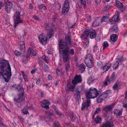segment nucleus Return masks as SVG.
I'll return each mask as SVG.
<instances>
[{"label": "nucleus", "mask_w": 127, "mask_h": 127, "mask_svg": "<svg viewBox=\"0 0 127 127\" xmlns=\"http://www.w3.org/2000/svg\"><path fill=\"white\" fill-rule=\"evenodd\" d=\"M72 43L70 36H66L65 39L60 40L58 42V49L60 54H62L63 61L65 63L70 60L69 55H73L75 53L74 49H70L69 45Z\"/></svg>", "instance_id": "1"}, {"label": "nucleus", "mask_w": 127, "mask_h": 127, "mask_svg": "<svg viewBox=\"0 0 127 127\" xmlns=\"http://www.w3.org/2000/svg\"><path fill=\"white\" fill-rule=\"evenodd\" d=\"M11 75V68L8 61L3 59L0 61V77L6 82L9 81Z\"/></svg>", "instance_id": "2"}, {"label": "nucleus", "mask_w": 127, "mask_h": 127, "mask_svg": "<svg viewBox=\"0 0 127 127\" xmlns=\"http://www.w3.org/2000/svg\"><path fill=\"white\" fill-rule=\"evenodd\" d=\"M13 87L14 89L19 91L20 94L19 95V97L18 98H15L14 99V101L18 103H21L22 102H24L25 101L24 94V90L23 89L20 85H15Z\"/></svg>", "instance_id": "3"}, {"label": "nucleus", "mask_w": 127, "mask_h": 127, "mask_svg": "<svg viewBox=\"0 0 127 127\" xmlns=\"http://www.w3.org/2000/svg\"><path fill=\"white\" fill-rule=\"evenodd\" d=\"M86 95L87 98L89 99L96 97L99 94L96 88L92 87L89 88L88 91L86 92Z\"/></svg>", "instance_id": "4"}, {"label": "nucleus", "mask_w": 127, "mask_h": 127, "mask_svg": "<svg viewBox=\"0 0 127 127\" xmlns=\"http://www.w3.org/2000/svg\"><path fill=\"white\" fill-rule=\"evenodd\" d=\"M90 33V36L91 38L93 39L95 37L96 33L95 31L93 30L92 31L89 29L86 30L82 34L81 38L83 39H86L89 36Z\"/></svg>", "instance_id": "5"}, {"label": "nucleus", "mask_w": 127, "mask_h": 127, "mask_svg": "<svg viewBox=\"0 0 127 127\" xmlns=\"http://www.w3.org/2000/svg\"><path fill=\"white\" fill-rule=\"evenodd\" d=\"M93 56L91 54H89L87 56L85 60V63L87 66L89 68H92L93 66V61L92 60Z\"/></svg>", "instance_id": "6"}, {"label": "nucleus", "mask_w": 127, "mask_h": 127, "mask_svg": "<svg viewBox=\"0 0 127 127\" xmlns=\"http://www.w3.org/2000/svg\"><path fill=\"white\" fill-rule=\"evenodd\" d=\"M45 29L47 31V35L50 39L53 36L54 33L53 29L48 23H46L45 25Z\"/></svg>", "instance_id": "7"}, {"label": "nucleus", "mask_w": 127, "mask_h": 127, "mask_svg": "<svg viewBox=\"0 0 127 127\" xmlns=\"http://www.w3.org/2000/svg\"><path fill=\"white\" fill-rule=\"evenodd\" d=\"M20 13L19 12L16 11L14 14L13 17V20L14 21V27L16 28L17 25L20 23H22L23 21L20 19Z\"/></svg>", "instance_id": "8"}, {"label": "nucleus", "mask_w": 127, "mask_h": 127, "mask_svg": "<svg viewBox=\"0 0 127 127\" xmlns=\"http://www.w3.org/2000/svg\"><path fill=\"white\" fill-rule=\"evenodd\" d=\"M5 3L4 9L8 13H10L11 10L13 7V4L12 3L8 0H5Z\"/></svg>", "instance_id": "9"}, {"label": "nucleus", "mask_w": 127, "mask_h": 127, "mask_svg": "<svg viewBox=\"0 0 127 127\" xmlns=\"http://www.w3.org/2000/svg\"><path fill=\"white\" fill-rule=\"evenodd\" d=\"M69 9V3L68 0H65L63 5L62 10L63 14H66L68 12Z\"/></svg>", "instance_id": "10"}, {"label": "nucleus", "mask_w": 127, "mask_h": 127, "mask_svg": "<svg viewBox=\"0 0 127 127\" xmlns=\"http://www.w3.org/2000/svg\"><path fill=\"white\" fill-rule=\"evenodd\" d=\"M82 81V79L80 75H76L72 80V83L73 84H76L81 82Z\"/></svg>", "instance_id": "11"}, {"label": "nucleus", "mask_w": 127, "mask_h": 127, "mask_svg": "<svg viewBox=\"0 0 127 127\" xmlns=\"http://www.w3.org/2000/svg\"><path fill=\"white\" fill-rule=\"evenodd\" d=\"M84 87L83 86H80L77 87L76 89V94L78 97L80 96L81 94L84 91Z\"/></svg>", "instance_id": "12"}, {"label": "nucleus", "mask_w": 127, "mask_h": 127, "mask_svg": "<svg viewBox=\"0 0 127 127\" xmlns=\"http://www.w3.org/2000/svg\"><path fill=\"white\" fill-rule=\"evenodd\" d=\"M38 38L40 41L42 45H45L46 44L47 41V39L42 34H41L39 35L38 36Z\"/></svg>", "instance_id": "13"}, {"label": "nucleus", "mask_w": 127, "mask_h": 127, "mask_svg": "<svg viewBox=\"0 0 127 127\" xmlns=\"http://www.w3.org/2000/svg\"><path fill=\"white\" fill-rule=\"evenodd\" d=\"M71 85L69 82L67 83L66 87H65V89L67 91H70L72 92L74 91V89L75 87V85Z\"/></svg>", "instance_id": "14"}, {"label": "nucleus", "mask_w": 127, "mask_h": 127, "mask_svg": "<svg viewBox=\"0 0 127 127\" xmlns=\"http://www.w3.org/2000/svg\"><path fill=\"white\" fill-rule=\"evenodd\" d=\"M114 114L116 115L117 118H120L121 117L122 114V112L121 110L115 109L113 112Z\"/></svg>", "instance_id": "15"}, {"label": "nucleus", "mask_w": 127, "mask_h": 127, "mask_svg": "<svg viewBox=\"0 0 127 127\" xmlns=\"http://www.w3.org/2000/svg\"><path fill=\"white\" fill-rule=\"evenodd\" d=\"M41 103L42 107L46 108V109L49 108V105L50 104L49 101L47 100H44Z\"/></svg>", "instance_id": "16"}, {"label": "nucleus", "mask_w": 127, "mask_h": 127, "mask_svg": "<svg viewBox=\"0 0 127 127\" xmlns=\"http://www.w3.org/2000/svg\"><path fill=\"white\" fill-rule=\"evenodd\" d=\"M110 90H108L103 93H102L100 95V96L104 100L108 97L110 94Z\"/></svg>", "instance_id": "17"}, {"label": "nucleus", "mask_w": 127, "mask_h": 127, "mask_svg": "<svg viewBox=\"0 0 127 127\" xmlns=\"http://www.w3.org/2000/svg\"><path fill=\"white\" fill-rule=\"evenodd\" d=\"M114 126L112 122L108 121L101 125V127H113Z\"/></svg>", "instance_id": "18"}, {"label": "nucleus", "mask_w": 127, "mask_h": 127, "mask_svg": "<svg viewBox=\"0 0 127 127\" xmlns=\"http://www.w3.org/2000/svg\"><path fill=\"white\" fill-rule=\"evenodd\" d=\"M91 102L90 99L87 98V100L85 103H83L82 104V107L81 108L82 110H84L86 106L88 107L90 104Z\"/></svg>", "instance_id": "19"}, {"label": "nucleus", "mask_w": 127, "mask_h": 127, "mask_svg": "<svg viewBox=\"0 0 127 127\" xmlns=\"http://www.w3.org/2000/svg\"><path fill=\"white\" fill-rule=\"evenodd\" d=\"M111 66V64L110 63H108L105 64L103 68V70L104 72L107 71L110 68Z\"/></svg>", "instance_id": "20"}, {"label": "nucleus", "mask_w": 127, "mask_h": 127, "mask_svg": "<svg viewBox=\"0 0 127 127\" xmlns=\"http://www.w3.org/2000/svg\"><path fill=\"white\" fill-rule=\"evenodd\" d=\"M118 38V37L116 34H112L110 37L111 43H112L116 42Z\"/></svg>", "instance_id": "21"}, {"label": "nucleus", "mask_w": 127, "mask_h": 127, "mask_svg": "<svg viewBox=\"0 0 127 127\" xmlns=\"http://www.w3.org/2000/svg\"><path fill=\"white\" fill-rule=\"evenodd\" d=\"M119 20V18H118L117 16L114 15L113 17L110 19V21L112 23H115L117 22Z\"/></svg>", "instance_id": "22"}, {"label": "nucleus", "mask_w": 127, "mask_h": 127, "mask_svg": "<svg viewBox=\"0 0 127 127\" xmlns=\"http://www.w3.org/2000/svg\"><path fill=\"white\" fill-rule=\"evenodd\" d=\"M20 48L21 50L24 52L25 51V42L24 41H21L20 44Z\"/></svg>", "instance_id": "23"}, {"label": "nucleus", "mask_w": 127, "mask_h": 127, "mask_svg": "<svg viewBox=\"0 0 127 127\" xmlns=\"http://www.w3.org/2000/svg\"><path fill=\"white\" fill-rule=\"evenodd\" d=\"M70 120L74 122H75L76 119V116L73 113H71L70 115Z\"/></svg>", "instance_id": "24"}, {"label": "nucleus", "mask_w": 127, "mask_h": 127, "mask_svg": "<svg viewBox=\"0 0 127 127\" xmlns=\"http://www.w3.org/2000/svg\"><path fill=\"white\" fill-rule=\"evenodd\" d=\"M86 67V66L84 64H81L79 66V69L82 73L85 70Z\"/></svg>", "instance_id": "25"}, {"label": "nucleus", "mask_w": 127, "mask_h": 127, "mask_svg": "<svg viewBox=\"0 0 127 127\" xmlns=\"http://www.w3.org/2000/svg\"><path fill=\"white\" fill-rule=\"evenodd\" d=\"M113 106L114 105H111L106 106L103 109L105 111L107 112L108 111L111 110Z\"/></svg>", "instance_id": "26"}, {"label": "nucleus", "mask_w": 127, "mask_h": 127, "mask_svg": "<svg viewBox=\"0 0 127 127\" xmlns=\"http://www.w3.org/2000/svg\"><path fill=\"white\" fill-rule=\"evenodd\" d=\"M38 7L39 10L42 12L45 11L47 10V9L45 6L43 4L39 5Z\"/></svg>", "instance_id": "27"}, {"label": "nucleus", "mask_w": 127, "mask_h": 127, "mask_svg": "<svg viewBox=\"0 0 127 127\" xmlns=\"http://www.w3.org/2000/svg\"><path fill=\"white\" fill-rule=\"evenodd\" d=\"M100 22V20L99 19L97 18H96L93 23V26L94 27L97 26L99 25V23Z\"/></svg>", "instance_id": "28"}, {"label": "nucleus", "mask_w": 127, "mask_h": 127, "mask_svg": "<svg viewBox=\"0 0 127 127\" xmlns=\"http://www.w3.org/2000/svg\"><path fill=\"white\" fill-rule=\"evenodd\" d=\"M21 72L22 73V75L23 76L24 78V79L25 81H28V79L27 78V76L26 74V73L23 71H21Z\"/></svg>", "instance_id": "29"}, {"label": "nucleus", "mask_w": 127, "mask_h": 127, "mask_svg": "<svg viewBox=\"0 0 127 127\" xmlns=\"http://www.w3.org/2000/svg\"><path fill=\"white\" fill-rule=\"evenodd\" d=\"M116 5L118 7L122 8L123 7V5L122 3L119 1L116 0Z\"/></svg>", "instance_id": "30"}, {"label": "nucleus", "mask_w": 127, "mask_h": 127, "mask_svg": "<svg viewBox=\"0 0 127 127\" xmlns=\"http://www.w3.org/2000/svg\"><path fill=\"white\" fill-rule=\"evenodd\" d=\"M94 121L95 123H101V120L100 118L97 116L96 117Z\"/></svg>", "instance_id": "31"}, {"label": "nucleus", "mask_w": 127, "mask_h": 127, "mask_svg": "<svg viewBox=\"0 0 127 127\" xmlns=\"http://www.w3.org/2000/svg\"><path fill=\"white\" fill-rule=\"evenodd\" d=\"M32 50L31 48H29L28 49L27 52L26 57H25V59H26L27 60V58H29Z\"/></svg>", "instance_id": "32"}, {"label": "nucleus", "mask_w": 127, "mask_h": 127, "mask_svg": "<svg viewBox=\"0 0 127 127\" xmlns=\"http://www.w3.org/2000/svg\"><path fill=\"white\" fill-rule=\"evenodd\" d=\"M119 64L118 61H116L114 63L113 66V69L114 70L116 69L118 66Z\"/></svg>", "instance_id": "33"}, {"label": "nucleus", "mask_w": 127, "mask_h": 127, "mask_svg": "<svg viewBox=\"0 0 127 127\" xmlns=\"http://www.w3.org/2000/svg\"><path fill=\"white\" fill-rule=\"evenodd\" d=\"M105 63H104L101 62H99L97 63V65L99 66L102 69L103 68V67Z\"/></svg>", "instance_id": "34"}, {"label": "nucleus", "mask_w": 127, "mask_h": 127, "mask_svg": "<svg viewBox=\"0 0 127 127\" xmlns=\"http://www.w3.org/2000/svg\"><path fill=\"white\" fill-rule=\"evenodd\" d=\"M111 7V6L110 5H107L105 6L104 9L103 11H108L109 9Z\"/></svg>", "instance_id": "35"}, {"label": "nucleus", "mask_w": 127, "mask_h": 127, "mask_svg": "<svg viewBox=\"0 0 127 127\" xmlns=\"http://www.w3.org/2000/svg\"><path fill=\"white\" fill-rule=\"evenodd\" d=\"M118 84L117 83H115L113 86V88L114 90H116L118 89Z\"/></svg>", "instance_id": "36"}, {"label": "nucleus", "mask_w": 127, "mask_h": 127, "mask_svg": "<svg viewBox=\"0 0 127 127\" xmlns=\"http://www.w3.org/2000/svg\"><path fill=\"white\" fill-rule=\"evenodd\" d=\"M70 63H69L68 62L65 64V69L66 71L67 72L68 70L70 69Z\"/></svg>", "instance_id": "37"}, {"label": "nucleus", "mask_w": 127, "mask_h": 127, "mask_svg": "<svg viewBox=\"0 0 127 127\" xmlns=\"http://www.w3.org/2000/svg\"><path fill=\"white\" fill-rule=\"evenodd\" d=\"M111 31L113 32V33H116L118 31V28L117 27H115L113 29H111Z\"/></svg>", "instance_id": "38"}, {"label": "nucleus", "mask_w": 127, "mask_h": 127, "mask_svg": "<svg viewBox=\"0 0 127 127\" xmlns=\"http://www.w3.org/2000/svg\"><path fill=\"white\" fill-rule=\"evenodd\" d=\"M14 54L17 56H19L21 55V53H20L18 51L16 50L14 52Z\"/></svg>", "instance_id": "39"}, {"label": "nucleus", "mask_w": 127, "mask_h": 127, "mask_svg": "<svg viewBox=\"0 0 127 127\" xmlns=\"http://www.w3.org/2000/svg\"><path fill=\"white\" fill-rule=\"evenodd\" d=\"M115 73L113 72L111 75V77L109 78L111 80V81L113 82L114 81V80L115 79V78L114 76L115 75Z\"/></svg>", "instance_id": "40"}, {"label": "nucleus", "mask_w": 127, "mask_h": 127, "mask_svg": "<svg viewBox=\"0 0 127 127\" xmlns=\"http://www.w3.org/2000/svg\"><path fill=\"white\" fill-rule=\"evenodd\" d=\"M104 100V99H103L102 98L100 95L97 99V102L98 103H101Z\"/></svg>", "instance_id": "41"}, {"label": "nucleus", "mask_w": 127, "mask_h": 127, "mask_svg": "<svg viewBox=\"0 0 127 127\" xmlns=\"http://www.w3.org/2000/svg\"><path fill=\"white\" fill-rule=\"evenodd\" d=\"M103 49H104L105 48L108 47L109 46V44L107 41H105L103 43Z\"/></svg>", "instance_id": "42"}, {"label": "nucleus", "mask_w": 127, "mask_h": 127, "mask_svg": "<svg viewBox=\"0 0 127 127\" xmlns=\"http://www.w3.org/2000/svg\"><path fill=\"white\" fill-rule=\"evenodd\" d=\"M108 19V18L106 17H104L101 19L102 21L106 22Z\"/></svg>", "instance_id": "43"}, {"label": "nucleus", "mask_w": 127, "mask_h": 127, "mask_svg": "<svg viewBox=\"0 0 127 127\" xmlns=\"http://www.w3.org/2000/svg\"><path fill=\"white\" fill-rule=\"evenodd\" d=\"M85 20L88 22L90 21L91 20V17L89 15H87Z\"/></svg>", "instance_id": "44"}, {"label": "nucleus", "mask_w": 127, "mask_h": 127, "mask_svg": "<svg viewBox=\"0 0 127 127\" xmlns=\"http://www.w3.org/2000/svg\"><path fill=\"white\" fill-rule=\"evenodd\" d=\"M53 127H60L59 124L57 123H55L53 124Z\"/></svg>", "instance_id": "45"}, {"label": "nucleus", "mask_w": 127, "mask_h": 127, "mask_svg": "<svg viewBox=\"0 0 127 127\" xmlns=\"http://www.w3.org/2000/svg\"><path fill=\"white\" fill-rule=\"evenodd\" d=\"M44 69L45 71H47L49 69V67L47 65L45 64L44 65Z\"/></svg>", "instance_id": "46"}, {"label": "nucleus", "mask_w": 127, "mask_h": 127, "mask_svg": "<svg viewBox=\"0 0 127 127\" xmlns=\"http://www.w3.org/2000/svg\"><path fill=\"white\" fill-rule=\"evenodd\" d=\"M80 3L84 6H85L86 4L85 0H80Z\"/></svg>", "instance_id": "47"}, {"label": "nucleus", "mask_w": 127, "mask_h": 127, "mask_svg": "<svg viewBox=\"0 0 127 127\" xmlns=\"http://www.w3.org/2000/svg\"><path fill=\"white\" fill-rule=\"evenodd\" d=\"M55 111H56V112L57 114L59 115H62V114L61 113V112H60L59 111L58 109H56Z\"/></svg>", "instance_id": "48"}, {"label": "nucleus", "mask_w": 127, "mask_h": 127, "mask_svg": "<svg viewBox=\"0 0 127 127\" xmlns=\"http://www.w3.org/2000/svg\"><path fill=\"white\" fill-rule=\"evenodd\" d=\"M56 70V72L58 74H61V71L60 69H59L58 68H57Z\"/></svg>", "instance_id": "49"}, {"label": "nucleus", "mask_w": 127, "mask_h": 127, "mask_svg": "<svg viewBox=\"0 0 127 127\" xmlns=\"http://www.w3.org/2000/svg\"><path fill=\"white\" fill-rule=\"evenodd\" d=\"M98 47L97 46L95 45L94 46V51L95 52L98 50Z\"/></svg>", "instance_id": "50"}, {"label": "nucleus", "mask_w": 127, "mask_h": 127, "mask_svg": "<svg viewBox=\"0 0 127 127\" xmlns=\"http://www.w3.org/2000/svg\"><path fill=\"white\" fill-rule=\"evenodd\" d=\"M106 79L107 81L108 84H110L112 82H113L111 81V80L109 78H107Z\"/></svg>", "instance_id": "51"}, {"label": "nucleus", "mask_w": 127, "mask_h": 127, "mask_svg": "<svg viewBox=\"0 0 127 127\" xmlns=\"http://www.w3.org/2000/svg\"><path fill=\"white\" fill-rule=\"evenodd\" d=\"M89 40L87 41L86 42H85V48H87L89 46Z\"/></svg>", "instance_id": "52"}, {"label": "nucleus", "mask_w": 127, "mask_h": 127, "mask_svg": "<svg viewBox=\"0 0 127 127\" xmlns=\"http://www.w3.org/2000/svg\"><path fill=\"white\" fill-rule=\"evenodd\" d=\"M101 0H95V2L96 4H98L101 2Z\"/></svg>", "instance_id": "53"}, {"label": "nucleus", "mask_w": 127, "mask_h": 127, "mask_svg": "<svg viewBox=\"0 0 127 127\" xmlns=\"http://www.w3.org/2000/svg\"><path fill=\"white\" fill-rule=\"evenodd\" d=\"M100 108H98L96 109V110L95 112V114L98 113L100 111Z\"/></svg>", "instance_id": "54"}, {"label": "nucleus", "mask_w": 127, "mask_h": 127, "mask_svg": "<svg viewBox=\"0 0 127 127\" xmlns=\"http://www.w3.org/2000/svg\"><path fill=\"white\" fill-rule=\"evenodd\" d=\"M40 79H36V84L38 85L39 84L40 82Z\"/></svg>", "instance_id": "55"}, {"label": "nucleus", "mask_w": 127, "mask_h": 127, "mask_svg": "<svg viewBox=\"0 0 127 127\" xmlns=\"http://www.w3.org/2000/svg\"><path fill=\"white\" fill-rule=\"evenodd\" d=\"M4 4L3 2L0 1V9H1L2 7L3 6Z\"/></svg>", "instance_id": "56"}, {"label": "nucleus", "mask_w": 127, "mask_h": 127, "mask_svg": "<svg viewBox=\"0 0 127 127\" xmlns=\"http://www.w3.org/2000/svg\"><path fill=\"white\" fill-rule=\"evenodd\" d=\"M37 70L36 69H34L32 70L31 72V73L32 74H33L35 73V72Z\"/></svg>", "instance_id": "57"}, {"label": "nucleus", "mask_w": 127, "mask_h": 127, "mask_svg": "<svg viewBox=\"0 0 127 127\" xmlns=\"http://www.w3.org/2000/svg\"><path fill=\"white\" fill-rule=\"evenodd\" d=\"M36 54V50H34L33 51L32 53V54L33 56H35Z\"/></svg>", "instance_id": "58"}, {"label": "nucleus", "mask_w": 127, "mask_h": 127, "mask_svg": "<svg viewBox=\"0 0 127 127\" xmlns=\"http://www.w3.org/2000/svg\"><path fill=\"white\" fill-rule=\"evenodd\" d=\"M54 116V114L52 113H50L48 114V116L49 117Z\"/></svg>", "instance_id": "59"}, {"label": "nucleus", "mask_w": 127, "mask_h": 127, "mask_svg": "<svg viewBox=\"0 0 127 127\" xmlns=\"http://www.w3.org/2000/svg\"><path fill=\"white\" fill-rule=\"evenodd\" d=\"M18 118L22 121H24V120L22 117L20 116L18 117Z\"/></svg>", "instance_id": "60"}, {"label": "nucleus", "mask_w": 127, "mask_h": 127, "mask_svg": "<svg viewBox=\"0 0 127 127\" xmlns=\"http://www.w3.org/2000/svg\"><path fill=\"white\" fill-rule=\"evenodd\" d=\"M119 61L120 62H121L124 59L123 57H121V58L119 59Z\"/></svg>", "instance_id": "61"}, {"label": "nucleus", "mask_w": 127, "mask_h": 127, "mask_svg": "<svg viewBox=\"0 0 127 127\" xmlns=\"http://www.w3.org/2000/svg\"><path fill=\"white\" fill-rule=\"evenodd\" d=\"M23 113H24V115H25V114L27 115V114H29V112L27 110H26L25 111L23 112Z\"/></svg>", "instance_id": "62"}, {"label": "nucleus", "mask_w": 127, "mask_h": 127, "mask_svg": "<svg viewBox=\"0 0 127 127\" xmlns=\"http://www.w3.org/2000/svg\"><path fill=\"white\" fill-rule=\"evenodd\" d=\"M48 79L49 80H51L52 79V76L50 75H48Z\"/></svg>", "instance_id": "63"}, {"label": "nucleus", "mask_w": 127, "mask_h": 127, "mask_svg": "<svg viewBox=\"0 0 127 127\" xmlns=\"http://www.w3.org/2000/svg\"><path fill=\"white\" fill-rule=\"evenodd\" d=\"M33 18L35 20H39V19L37 16H34L33 17Z\"/></svg>", "instance_id": "64"}]
</instances>
